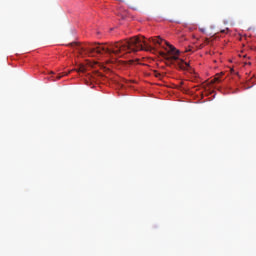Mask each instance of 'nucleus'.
Returning a JSON list of instances; mask_svg holds the SVG:
<instances>
[{
    "label": "nucleus",
    "mask_w": 256,
    "mask_h": 256,
    "mask_svg": "<svg viewBox=\"0 0 256 256\" xmlns=\"http://www.w3.org/2000/svg\"><path fill=\"white\" fill-rule=\"evenodd\" d=\"M154 75H155V77H157L158 79L161 78V73H159L157 70L154 71Z\"/></svg>",
    "instance_id": "obj_8"
},
{
    "label": "nucleus",
    "mask_w": 256,
    "mask_h": 256,
    "mask_svg": "<svg viewBox=\"0 0 256 256\" xmlns=\"http://www.w3.org/2000/svg\"><path fill=\"white\" fill-rule=\"evenodd\" d=\"M200 31H202V33H205V29L201 28Z\"/></svg>",
    "instance_id": "obj_10"
},
{
    "label": "nucleus",
    "mask_w": 256,
    "mask_h": 256,
    "mask_svg": "<svg viewBox=\"0 0 256 256\" xmlns=\"http://www.w3.org/2000/svg\"><path fill=\"white\" fill-rule=\"evenodd\" d=\"M165 45H167L169 49L167 50V52H159L161 57L168 61V63H175L176 61L179 69H182V71H189V69H191V66L189 65V63L179 59V50H177L175 46L169 44L168 42H165Z\"/></svg>",
    "instance_id": "obj_2"
},
{
    "label": "nucleus",
    "mask_w": 256,
    "mask_h": 256,
    "mask_svg": "<svg viewBox=\"0 0 256 256\" xmlns=\"http://www.w3.org/2000/svg\"><path fill=\"white\" fill-rule=\"evenodd\" d=\"M85 70V67L80 64L78 69H73L69 73H73V71H77V73H85Z\"/></svg>",
    "instance_id": "obj_6"
},
{
    "label": "nucleus",
    "mask_w": 256,
    "mask_h": 256,
    "mask_svg": "<svg viewBox=\"0 0 256 256\" xmlns=\"http://www.w3.org/2000/svg\"><path fill=\"white\" fill-rule=\"evenodd\" d=\"M65 75H67V74H64V76ZM63 77V75H60V74H58L57 76H56V79H54V81H59V79H61Z\"/></svg>",
    "instance_id": "obj_9"
},
{
    "label": "nucleus",
    "mask_w": 256,
    "mask_h": 256,
    "mask_svg": "<svg viewBox=\"0 0 256 256\" xmlns=\"http://www.w3.org/2000/svg\"><path fill=\"white\" fill-rule=\"evenodd\" d=\"M149 42L153 43L154 45H162L163 39H161L160 37L150 38Z\"/></svg>",
    "instance_id": "obj_5"
},
{
    "label": "nucleus",
    "mask_w": 256,
    "mask_h": 256,
    "mask_svg": "<svg viewBox=\"0 0 256 256\" xmlns=\"http://www.w3.org/2000/svg\"><path fill=\"white\" fill-rule=\"evenodd\" d=\"M97 84L95 77L89 76L88 79H86V85L88 87H91V89H95V85Z\"/></svg>",
    "instance_id": "obj_4"
},
{
    "label": "nucleus",
    "mask_w": 256,
    "mask_h": 256,
    "mask_svg": "<svg viewBox=\"0 0 256 256\" xmlns=\"http://www.w3.org/2000/svg\"><path fill=\"white\" fill-rule=\"evenodd\" d=\"M221 75H223V72ZM221 75L217 74L216 77L212 80V83H221Z\"/></svg>",
    "instance_id": "obj_7"
},
{
    "label": "nucleus",
    "mask_w": 256,
    "mask_h": 256,
    "mask_svg": "<svg viewBox=\"0 0 256 256\" xmlns=\"http://www.w3.org/2000/svg\"><path fill=\"white\" fill-rule=\"evenodd\" d=\"M137 51H155V48L145 41L143 36H134L129 40H121L114 43H97L98 55L104 57H125L127 53H137Z\"/></svg>",
    "instance_id": "obj_1"
},
{
    "label": "nucleus",
    "mask_w": 256,
    "mask_h": 256,
    "mask_svg": "<svg viewBox=\"0 0 256 256\" xmlns=\"http://www.w3.org/2000/svg\"><path fill=\"white\" fill-rule=\"evenodd\" d=\"M69 47H73L74 49H76L80 54L83 52L89 53L90 55H95V48H86L84 46H81L79 43L77 42H72L70 44H68Z\"/></svg>",
    "instance_id": "obj_3"
}]
</instances>
